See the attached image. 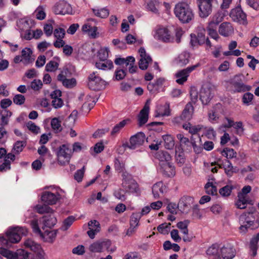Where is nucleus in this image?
Listing matches in <instances>:
<instances>
[{"label":"nucleus","instance_id":"nucleus-1","mask_svg":"<svg viewBox=\"0 0 259 259\" xmlns=\"http://www.w3.org/2000/svg\"><path fill=\"white\" fill-rule=\"evenodd\" d=\"M27 230L25 227H16L10 229L6 232V237L0 236V243L4 246L10 248L12 243H18L23 235H26Z\"/></svg>","mask_w":259,"mask_h":259},{"label":"nucleus","instance_id":"nucleus-2","mask_svg":"<svg viewBox=\"0 0 259 259\" xmlns=\"http://www.w3.org/2000/svg\"><path fill=\"white\" fill-rule=\"evenodd\" d=\"M174 13L176 17L184 24L189 23L194 17L193 10L190 6L184 2H179L176 5Z\"/></svg>","mask_w":259,"mask_h":259},{"label":"nucleus","instance_id":"nucleus-3","mask_svg":"<svg viewBox=\"0 0 259 259\" xmlns=\"http://www.w3.org/2000/svg\"><path fill=\"white\" fill-rule=\"evenodd\" d=\"M50 189V191H46L42 193L41 200L47 205H54L59 201L64 193V191L59 187L54 185L46 187L45 189Z\"/></svg>","mask_w":259,"mask_h":259},{"label":"nucleus","instance_id":"nucleus-4","mask_svg":"<svg viewBox=\"0 0 259 259\" xmlns=\"http://www.w3.org/2000/svg\"><path fill=\"white\" fill-rule=\"evenodd\" d=\"M242 74L235 75L231 80V84L233 88V93H241L249 91L251 87L243 83Z\"/></svg>","mask_w":259,"mask_h":259},{"label":"nucleus","instance_id":"nucleus-5","mask_svg":"<svg viewBox=\"0 0 259 259\" xmlns=\"http://www.w3.org/2000/svg\"><path fill=\"white\" fill-rule=\"evenodd\" d=\"M72 154V150L69 145L63 144L60 146L57 152L58 162L61 165L69 163Z\"/></svg>","mask_w":259,"mask_h":259},{"label":"nucleus","instance_id":"nucleus-6","mask_svg":"<svg viewBox=\"0 0 259 259\" xmlns=\"http://www.w3.org/2000/svg\"><path fill=\"white\" fill-rule=\"evenodd\" d=\"M88 86L92 90H100L105 87V81L97 73L93 72L88 77Z\"/></svg>","mask_w":259,"mask_h":259},{"label":"nucleus","instance_id":"nucleus-7","mask_svg":"<svg viewBox=\"0 0 259 259\" xmlns=\"http://www.w3.org/2000/svg\"><path fill=\"white\" fill-rule=\"evenodd\" d=\"M200 65V63H197L195 65L189 66L185 69L178 71L175 74V76L177 78L176 79V82L179 84H183L187 80L188 77L189 76L190 73Z\"/></svg>","mask_w":259,"mask_h":259},{"label":"nucleus","instance_id":"nucleus-8","mask_svg":"<svg viewBox=\"0 0 259 259\" xmlns=\"http://www.w3.org/2000/svg\"><path fill=\"white\" fill-rule=\"evenodd\" d=\"M153 36L156 40L163 42L168 43L172 42L174 39L169 31L165 27H159L154 30Z\"/></svg>","mask_w":259,"mask_h":259},{"label":"nucleus","instance_id":"nucleus-9","mask_svg":"<svg viewBox=\"0 0 259 259\" xmlns=\"http://www.w3.org/2000/svg\"><path fill=\"white\" fill-rule=\"evenodd\" d=\"M122 186L126 191L134 193L138 190V184L132 178V176L127 172L122 174Z\"/></svg>","mask_w":259,"mask_h":259},{"label":"nucleus","instance_id":"nucleus-10","mask_svg":"<svg viewBox=\"0 0 259 259\" xmlns=\"http://www.w3.org/2000/svg\"><path fill=\"white\" fill-rule=\"evenodd\" d=\"M27 252L24 249H18L14 252L3 247H0V253L8 259H18L20 257L23 259H26Z\"/></svg>","mask_w":259,"mask_h":259},{"label":"nucleus","instance_id":"nucleus-11","mask_svg":"<svg viewBox=\"0 0 259 259\" xmlns=\"http://www.w3.org/2000/svg\"><path fill=\"white\" fill-rule=\"evenodd\" d=\"M69 74L70 71L67 68H65L61 71L57 76L58 80L61 82L63 86L66 88H72L76 84V81L74 78H67Z\"/></svg>","mask_w":259,"mask_h":259},{"label":"nucleus","instance_id":"nucleus-12","mask_svg":"<svg viewBox=\"0 0 259 259\" xmlns=\"http://www.w3.org/2000/svg\"><path fill=\"white\" fill-rule=\"evenodd\" d=\"M213 0H198L199 14L201 18L207 17L212 12Z\"/></svg>","mask_w":259,"mask_h":259},{"label":"nucleus","instance_id":"nucleus-13","mask_svg":"<svg viewBox=\"0 0 259 259\" xmlns=\"http://www.w3.org/2000/svg\"><path fill=\"white\" fill-rule=\"evenodd\" d=\"M230 16L235 22L241 24H246L247 23L246 15L240 6L231 10Z\"/></svg>","mask_w":259,"mask_h":259},{"label":"nucleus","instance_id":"nucleus-14","mask_svg":"<svg viewBox=\"0 0 259 259\" xmlns=\"http://www.w3.org/2000/svg\"><path fill=\"white\" fill-rule=\"evenodd\" d=\"M252 214L250 212H245L242 214L239 219V222L240 224L239 228L240 231L242 232H246L247 229L253 224V221L251 219Z\"/></svg>","mask_w":259,"mask_h":259},{"label":"nucleus","instance_id":"nucleus-15","mask_svg":"<svg viewBox=\"0 0 259 259\" xmlns=\"http://www.w3.org/2000/svg\"><path fill=\"white\" fill-rule=\"evenodd\" d=\"M53 11L56 15H65L69 14L72 12L71 6L66 2L62 1L57 3L53 8Z\"/></svg>","mask_w":259,"mask_h":259},{"label":"nucleus","instance_id":"nucleus-16","mask_svg":"<svg viewBox=\"0 0 259 259\" xmlns=\"http://www.w3.org/2000/svg\"><path fill=\"white\" fill-rule=\"evenodd\" d=\"M145 140V135L142 132H140L132 136L130 143L127 144V147L131 149H135L142 145Z\"/></svg>","mask_w":259,"mask_h":259},{"label":"nucleus","instance_id":"nucleus-17","mask_svg":"<svg viewBox=\"0 0 259 259\" xmlns=\"http://www.w3.org/2000/svg\"><path fill=\"white\" fill-rule=\"evenodd\" d=\"M140 59L139 62V66L141 70H146L148 67L149 63L152 62V59L149 55L146 53L145 49L141 47L139 50Z\"/></svg>","mask_w":259,"mask_h":259},{"label":"nucleus","instance_id":"nucleus-18","mask_svg":"<svg viewBox=\"0 0 259 259\" xmlns=\"http://www.w3.org/2000/svg\"><path fill=\"white\" fill-rule=\"evenodd\" d=\"M213 96L211 88L203 86L200 92V100L204 105H207Z\"/></svg>","mask_w":259,"mask_h":259},{"label":"nucleus","instance_id":"nucleus-19","mask_svg":"<svg viewBox=\"0 0 259 259\" xmlns=\"http://www.w3.org/2000/svg\"><path fill=\"white\" fill-rule=\"evenodd\" d=\"M221 256L223 259H233L236 255V250L230 244H227L220 248Z\"/></svg>","mask_w":259,"mask_h":259},{"label":"nucleus","instance_id":"nucleus-20","mask_svg":"<svg viewBox=\"0 0 259 259\" xmlns=\"http://www.w3.org/2000/svg\"><path fill=\"white\" fill-rule=\"evenodd\" d=\"M167 190V187L162 182L155 183L152 187V193L156 199L161 197Z\"/></svg>","mask_w":259,"mask_h":259},{"label":"nucleus","instance_id":"nucleus-21","mask_svg":"<svg viewBox=\"0 0 259 259\" xmlns=\"http://www.w3.org/2000/svg\"><path fill=\"white\" fill-rule=\"evenodd\" d=\"M220 246L215 243L209 246L206 250V254L208 259H221L219 251Z\"/></svg>","mask_w":259,"mask_h":259},{"label":"nucleus","instance_id":"nucleus-22","mask_svg":"<svg viewBox=\"0 0 259 259\" xmlns=\"http://www.w3.org/2000/svg\"><path fill=\"white\" fill-rule=\"evenodd\" d=\"M150 110L149 101H147L145 103L144 107L141 110L139 115V124L142 126L145 124L148 119V115Z\"/></svg>","mask_w":259,"mask_h":259},{"label":"nucleus","instance_id":"nucleus-23","mask_svg":"<svg viewBox=\"0 0 259 259\" xmlns=\"http://www.w3.org/2000/svg\"><path fill=\"white\" fill-rule=\"evenodd\" d=\"M193 198L189 196H184L179 201L178 208L183 213H186L190 208V202H192Z\"/></svg>","mask_w":259,"mask_h":259},{"label":"nucleus","instance_id":"nucleus-24","mask_svg":"<svg viewBox=\"0 0 259 259\" xmlns=\"http://www.w3.org/2000/svg\"><path fill=\"white\" fill-rule=\"evenodd\" d=\"M160 169L163 175L172 177L175 175V167L170 162L160 163Z\"/></svg>","mask_w":259,"mask_h":259},{"label":"nucleus","instance_id":"nucleus-25","mask_svg":"<svg viewBox=\"0 0 259 259\" xmlns=\"http://www.w3.org/2000/svg\"><path fill=\"white\" fill-rule=\"evenodd\" d=\"M24 245L26 248L29 249L36 253V254L43 250L39 244L31 239H27L24 242Z\"/></svg>","mask_w":259,"mask_h":259},{"label":"nucleus","instance_id":"nucleus-26","mask_svg":"<svg viewBox=\"0 0 259 259\" xmlns=\"http://www.w3.org/2000/svg\"><path fill=\"white\" fill-rule=\"evenodd\" d=\"M190 55L189 53L184 51L180 54L175 59V62L180 66H184L189 62Z\"/></svg>","mask_w":259,"mask_h":259},{"label":"nucleus","instance_id":"nucleus-27","mask_svg":"<svg viewBox=\"0 0 259 259\" xmlns=\"http://www.w3.org/2000/svg\"><path fill=\"white\" fill-rule=\"evenodd\" d=\"M234 29L230 23L224 22L219 28L220 34L224 36H228L233 33Z\"/></svg>","mask_w":259,"mask_h":259},{"label":"nucleus","instance_id":"nucleus-28","mask_svg":"<svg viewBox=\"0 0 259 259\" xmlns=\"http://www.w3.org/2000/svg\"><path fill=\"white\" fill-rule=\"evenodd\" d=\"M193 107L191 103H188L181 115L180 118L182 120L189 121L192 117Z\"/></svg>","mask_w":259,"mask_h":259},{"label":"nucleus","instance_id":"nucleus-29","mask_svg":"<svg viewBox=\"0 0 259 259\" xmlns=\"http://www.w3.org/2000/svg\"><path fill=\"white\" fill-rule=\"evenodd\" d=\"M169 104L166 103L164 105H161L157 107L155 116L157 117L160 116H169Z\"/></svg>","mask_w":259,"mask_h":259},{"label":"nucleus","instance_id":"nucleus-30","mask_svg":"<svg viewBox=\"0 0 259 259\" xmlns=\"http://www.w3.org/2000/svg\"><path fill=\"white\" fill-rule=\"evenodd\" d=\"M238 200L236 202V206L238 208L244 209L246 207L247 204L250 203V200L248 195L238 194Z\"/></svg>","mask_w":259,"mask_h":259},{"label":"nucleus","instance_id":"nucleus-31","mask_svg":"<svg viewBox=\"0 0 259 259\" xmlns=\"http://www.w3.org/2000/svg\"><path fill=\"white\" fill-rule=\"evenodd\" d=\"M57 232V230H46L44 233H42V235H40V236L43 238L45 241L52 243L55 240Z\"/></svg>","mask_w":259,"mask_h":259},{"label":"nucleus","instance_id":"nucleus-32","mask_svg":"<svg viewBox=\"0 0 259 259\" xmlns=\"http://www.w3.org/2000/svg\"><path fill=\"white\" fill-rule=\"evenodd\" d=\"M214 179L209 180V181L205 185L204 188L207 194L214 195L217 193L216 183Z\"/></svg>","mask_w":259,"mask_h":259},{"label":"nucleus","instance_id":"nucleus-33","mask_svg":"<svg viewBox=\"0 0 259 259\" xmlns=\"http://www.w3.org/2000/svg\"><path fill=\"white\" fill-rule=\"evenodd\" d=\"M183 127L188 131L190 134L195 135L203 129L204 126L200 124L193 125L190 122H188L184 123Z\"/></svg>","mask_w":259,"mask_h":259},{"label":"nucleus","instance_id":"nucleus-34","mask_svg":"<svg viewBox=\"0 0 259 259\" xmlns=\"http://www.w3.org/2000/svg\"><path fill=\"white\" fill-rule=\"evenodd\" d=\"M96 68L103 70H108L113 67V62L111 60L99 61L95 64Z\"/></svg>","mask_w":259,"mask_h":259},{"label":"nucleus","instance_id":"nucleus-35","mask_svg":"<svg viewBox=\"0 0 259 259\" xmlns=\"http://www.w3.org/2000/svg\"><path fill=\"white\" fill-rule=\"evenodd\" d=\"M60 59L58 57H55L53 60L49 62L46 65L45 70L47 72L56 71L59 67Z\"/></svg>","mask_w":259,"mask_h":259},{"label":"nucleus","instance_id":"nucleus-36","mask_svg":"<svg viewBox=\"0 0 259 259\" xmlns=\"http://www.w3.org/2000/svg\"><path fill=\"white\" fill-rule=\"evenodd\" d=\"M156 157L160 163L170 162L171 157L169 153L165 151H159L156 154Z\"/></svg>","mask_w":259,"mask_h":259},{"label":"nucleus","instance_id":"nucleus-37","mask_svg":"<svg viewBox=\"0 0 259 259\" xmlns=\"http://www.w3.org/2000/svg\"><path fill=\"white\" fill-rule=\"evenodd\" d=\"M12 113L8 110L3 111L0 114V127H4L7 125L9 121V118Z\"/></svg>","mask_w":259,"mask_h":259},{"label":"nucleus","instance_id":"nucleus-38","mask_svg":"<svg viewBox=\"0 0 259 259\" xmlns=\"http://www.w3.org/2000/svg\"><path fill=\"white\" fill-rule=\"evenodd\" d=\"M42 222L45 227L51 228L55 226L57 223L55 217L52 214L48 216H45L42 218Z\"/></svg>","mask_w":259,"mask_h":259},{"label":"nucleus","instance_id":"nucleus-39","mask_svg":"<svg viewBox=\"0 0 259 259\" xmlns=\"http://www.w3.org/2000/svg\"><path fill=\"white\" fill-rule=\"evenodd\" d=\"M32 54L31 50L28 48H25L22 50L21 56L23 60V63L28 64L31 62V57Z\"/></svg>","mask_w":259,"mask_h":259},{"label":"nucleus","instance_id":"nucleus-40","mask_svg":"<svg viewBox=\"0 0 259 259\" xmlns=\"http://www.w3.org/2000/svg\"><path fill=\"white\" fill-rule=\"evenodd\" d=\"M164 141V147L167 149H172L175 146V141L173 137L170 135H165L162 136Z\"/></svg>","mask_w":259,"mask_h":259},{"label":"nucleus","instance_id":"nucleus-41","mask_svg":"<svg viewBox=\"0 0 259 259\" xmlns=\"http://www.w3.org/2000/svg\"><path fill=\"white\" fill-rule=\"evenodd\" d=\"M176 160L179 166H181L185 162V154L184 151L180 149V148L178 150L176 149Z\"/></svg>","mask_w":259,"mask_h":259},{"label":"nucleus","instance_id":"nucleus-42","mask_svg":"<svg viewBox=\"0 0 259 259\" xmlns=\"http://www.w3.org/2000/svg\"><path fill=\"white\" fill-rule=\"evenodd\" d=\"M26 145V142L23 141H18L15 143L12 149L14 154H19L22 152Z\"/></svg>","mask_w":259,"mask_h":259},{"label":"nucleus","instance_id":"nucleus-43","mask_svg":"<svg viewBox=\"0 0 259 259\" xmlns=\"http://www.w3.org/2000/svg\"><path fill=\"white\" fill-rule=\"evenodd\" d=\"M196 36L198 37V39L202 43V45L205 44V29L202 26L197 27L196 30Z\"/></svg>","mask_w":259,"mask_h":259},{"label":"nucleus","instance_id":"nucleus-44","mask_svg":"<svg viewBox=\"0 0 259 259\" xmlns=\"http://www.w3.org/2000/svg\"><path fill=\"white\" fill-rule=\"evenodd\" d=\"M92 11L95 16L101 18H107L109 15V11L105 8L100 9H93Z\"/></svg>","mask_w":259,"mask_h":259},{"label":"nucleus","instance_id":"nucleus-45","mask_svg":"<svg viewBox=\"0 0 259 259\" xmlns=\"http://www.w3.org/2000/svg\"><path fill=\"white\" fill-rule=\"evenodd\" d=\"M61 122V121L58 118L55 117L52 119L51 122V127L56 133H58L61 131L62 127Z\"/></svg>","mask_w":259,"mask_h":259},{"label":"nucleus","instance_id":"nucleus-46","mask_svg":"<svg viewBox=\"0 0 259 259\" xmlns=\"http://www.w3.org/2000/svg\"><path fill=\"white\" fill-rule=\"evenodd\" d=\"M109 52V50L108 48L100 49L99 50L97 55V57L100 60L99 61L108 60L107 58H108Z\"/></svg>","mask_w":259,"mask_h":259},{"label":"nucleus","instance_id":"nucleus-47","mask_svg":"<svg viewBox=\"0 0 259 259\" xmlns=\"http://www.w3.org/2000/svg\"><path fill=\"white\" fill-rule=\"evenodd\" d=\"M189 223L188 220L180 222L178 223L177 227L181 230L183 234H187L188 233V226Z\"/></svg>","mask_w":259,"mask_h":259},{"label":"nucleus","instance_id":"nucleus-48","mask_svg":"<svg viewBox=\"0 0 259 259\" xmlns=\"http://www.w3.org/2000/svg\"><path fill=\"white\" fill-rule=\"evenodd\" d=\"M221 153L223 156H225L227 159L232 158L236 156V152L234 149L229 148H225L223 151H221Z\"/></svg>","mask_w":259,"mask_h":259},{"label":"nucleus","instance_id":"nucleus-49","mask_svg":"<svg viewBox=\"0 0 259 259\" xmlns=\"http://www.w3.org/2000/svg\"><path fill=\"white\" fill-rule=\"evenodd\" d=\"M46 204L44 203V205H38L36 207L37 211L40 214L45 213H52L53 209Z\"/></svg>","mask_w":259,"mask_h":259},{"label":"nucleus","instance_id":"nucleus-50","mask_svg":"<svg viewBox=\"0 0 259 259\" xmlns=\"http://www.w3.org/2000/svg\"><path fill=\"white\" fill-rule=\"evenodd\" d=\"M34 14L35 15L36 19L38 20H44L46 16L44 8L41 7H38L34 11Z\"/></svg>","mask_w":259,"mask_h":259},{"label":"nucleus","instance_id":"nucleus-51","mask_svg":"<svg viewBox=\"0 0 259 259\" xmlns=\"http://www.w3.org/2000/svg\"><path fill=\"white\" fill-rule=\"evenodd\" d=\"M141 215L139 212H134L132 214L130 219V225L138 227Z\"/></svg>","mask_w":259,"mask_h":259},{"label":"nucleus","instance_id":"nucleus-52","mask_svg":"<svg viewBox=\"0 0 259 259\" xmlns=\"http://www.w3.org/2000/svg\"><path fill=\"white\" fill-rule=\"evenodd\" d=\"M170 223L161 224L157 227V230L161 234H167L170 231Z\"/></svg>","mask_w":259,"mask_h":259},{"label":"nucleus","instance_id":"nucleus-53","mask_svg":"<svg viewBox=\"0 0 259 259\" xmlns=\"http://www.w3.org/2000/svg\"><path fill=\"white\" fill-rule=\"evenodd\" d=\"M102 247L101 241H97L90 245L89 250L93 252H102Z\"/></svg>","mask_w":259,"mask_h":259},{"label":"nucleus","instance_id":"nucleus-54","mask_svg":"<svg viewBox=\"0 0 259 259\" xmlns=\"http://www.w3.org/2000/svg\"><path fill=\"white\" fill-rule=\"evenodd\" d=\"M177 138L179 140L180 145L181 146L190 147L191 141H190L189 139L188 138L184 137L183 134H177Z\"/></svg>","mask_w":259,"mask_h":259},{"label":"nucleus","instance_id":"nucleus-55","mask_svg":"<svg viewBox=\"0 0 259 259\" xmlns=\"http://www.w3.org/2000/svg\"><path fill=\"white\" fill-rule=\"evenodd\" d=\"M126 124V120H123L119 122L118 123H117V124H116L113 128L111 132V135L112 136H114L116 135L125 125Z\"/></svg>","mask_w":259,"mask_h":259},{"label":"nucleus","instance_id":"nucleus-56","mask_svg":"<svg viewBox=\"0 0 259 259\" xmlns=\"http://www.w3.org/2000/svg\"><path fill=\"white\" fill-rule=\"evenodd\" d=\"M253 97V95L249 92L245 93L242 99L243 103L247 106L251 105Z\"/></svg>","mask_w":259,"mask_h":259},{"label":"nucleus","instance_id":"nucleus-57","mask_svg":"<svg viewBox=\"0 0 259 259\" xmlns=\"http://www.w3.org/2000/svg\"><path fill=\"white\" fill-rule=\"evenodd\" d=\"M75 220V217L72 215L67 218L63 222V225L62 227V229L64 231L67 230L69 227L71 226V225L74 222Z\"/></svg>","mask_w":259,"mask_h":259},{"label":"nucleus","instance_id":"nucleus-58","mask_svg":"<svg viewBox=\"0 0 259 259\" xmlns=\"http://www.w3.org/2000/svg\"><path fill=\"white\" fill-rule=\"evenodd\" d=\"M126 75L125 70L122 69H117L114 75V78L116 80H120L123 79Z\"/></svg>","mask_w":259,"mask_h":259},{"label":"nucleus","instance_id":"nucleus-59","mask_svg":"<svg viewBox=\"0 0 259 259\" xmlns=\"http://www.w3.org/2000/svg\"><path fill=\"white\" fill-rule=\"evenodd\" d=\"M26 126L28 129L35 134L40 133V128L37 126L34 122L29 121L26 123Z\"/></svg>","mask_w":259,"mask_h":259},{"label":"nucleus","instance_id":"nucleus-60","mask_svg":"<svg viewBox=\"0 0 259 259\" xmlns=\"http://www.w3.org/2000/svg\"><path fill=\"white\" fill-rule=\"evenodd\" d=\"M233 187L231 185H226L219 190L220 194L224 197L228 196L231 194Z\"/></svg>","mask_w":259,"mask_h":259},{"label":"nucleus","instance_id":"nucleus-61","mask_svg":"<svg viewBox=\"0 0 259 259\" xmlns=\"http://www.w3.org/2000/svg\"><path fill=\"white\" fill-rule=\"evenodd\" d=\"M114 167L116 171L119 172H125L124 171V164L123 162H121L119 159L117 158H116L114 160Z\"/></svg>","mask_w":259,"mask_h":259},{"label":"nucleus","instance_id":"nucleus-62","mask_svg":"<svg viewBox=\"0 0 259 259\" xmlns=\"http://www.w3.org/2000/svg\"><path fill=\"white\" fill-rule=\"evenodd\" d=\"M223 167L227 175L231 176V170L233 167L231 162L228 159H225L224 161H223Z\"/></svg>","mask_w":259,"mask_h":259},{"label":"nucleus","instance_id":"nucleus-63","mask_svg":"<svg viewBox=\"0 0 259 259\" xmlns=\"http://www.w3.org/2000/svg\"><path fill=\"white\" fill-rule=\"evenodd\" d=\"M25 97L21 94H17L13 98V102L16 105H21L25 102Z\"/></svg>","mask_w":259,"mask_h":259},{"label":"nucleus","instance_id":"nucleus-64","mask_svg":"<svg viewBox=\"0 0 259 259\" xmlns=\"http://www.w3.org/2000/svg\"><path fill=\"white\" fill-rule=\"evenodd\" d=\"M65 34V31L63 28H58L54 30V35L56 38H63Z\"/></svg>","mask_w":259,"mask_h":259}]
</instances>
